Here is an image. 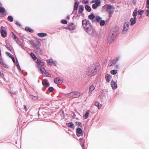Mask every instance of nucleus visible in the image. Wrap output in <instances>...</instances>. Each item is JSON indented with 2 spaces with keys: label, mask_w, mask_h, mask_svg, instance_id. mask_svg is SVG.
<instances>
[{
  "label": "nucleus",
  "mask_w": 149,
  "mask_h": 149,
  "mask_svg": "<svg viewBox=\"0 0 149 149\" xmlns=\"http://www.w3.org/2000/svg\"><path fill=\"white\" fill-rule=\"evenodd\" d=\"M146 7L148 8H149V0L146 1Z\"/></svg>",
  "instance_id": "obj_46"
},
{
  "label": "nucleus",
  "mask_w": 149,
  "mask_h": 149,
  "mask_svg": "<svg viewBox=\"0 0 149 149\" xmlns=\"http://www.w3.org/2000/svg\"><path fill=\"white\" fill-rule=\"evenodd\" d=\"M2 66H3L4 67L6 68H8V65L7 64L5 63L3 61L0 64Z\"/></svg>",
  "instance_id": "obj_27"
},
{
  "label": "nucleus",
  "mask_w": 149,
  "mask_h": 149,
  "mask_svg": "<svg viewBox=\"0 0 149 149\" xmlns=\"http://www.w3.org/2000/svg\"><path fill=\"white\" fill-rule=\"evenodd\" d=\"M25 29L26 31H29L31 33L33 32V30L28 27H26Z\"/></svg>",
  "instance_id": "obj_36"
},
{
  "label": "nucleus",
  "mask_w": 149,
  "mask_h": 149,
  "mask_svg": "<svg viewBox=\"0 0 149 149\" xmlns=\"http://www.w3.org/2000/svg\"><path fill=\"white\" fill-rule=\"evenodd\" d=\"M105 77L107 81L109 82L110 81L111 77L110 75L107 74L106 75Z\"/></svg>",
  "instance_id": "obj_33"
},
{
  "label": "nucleus",
  "mask_w": 149,
  "mask_h": 149,
  "mask_svg": "<svg viewBox=\"0 0 149 149\" xmlns=\"http://www.w3.org/2000/svg\"><path fill=\"white\" fill-rule=\"evenodd\" d=\"M80 123L79 122H76V125H79Z\"/></svg>",
  "instance_id": "obj_53"
},
{
  "label": "nucleus",
  "mask_w": 149,
  "mask_h": 149,
  "mask_svg": "<svg viewBox=\"0 0 149 149\" xmlns=\"http://www.w3.org/2000/svg\"><path fill=\"white\" fill-rule=\"evenodd\" d=\"M30 55L31 56L34 60H36L37 57L33 53H30Z\"/></svg>",
  "instance_id": "obj_32"
},
{
  "label": "nucleus",
  "mask_w": 149,
  "mask_h": 149,
  "mask_svg": "<svg viewBox=\"0 0 149 149\" xmlns=\"http://www.w3.org/2000/svg\"><path fill=\"white\" fill-rule=\"evenodd\" d=\"M111 85L113 89H115L117 87V85L115 82L112 81L111 82Z\"/></svg>",
  "instance_id": "obj_20"
},
{
  "label": "nucleus",
  "mask_w": 149,
  "mask_h": 149,
  "mask_svg": "<svg viewBox=\"0 0 149 149\" xmlns=\"http://www.w3.org/2000/svg\"><path fill=\"white\" fill-rule=\"evenodd\" d=\"M68 29L71 30H74L75 29L74 25L73 23H71L68 25Z\"/></svg>",
  "instance_id": "obj_18"
},
{
  "label": "nucleus",
  "mask_w": 149,
  "mask_h": 149,
  "mask_svg": "<svg viewBox=\"0 0 149 149\" xmlns=\"http://www.w3.org/2000/svg\"><path fill=\"white\" fill-rule=\"evenodd\" d=\"M84 146V144H83V146Z\"/></svg>",
  "instance_id": "obj_63"
},
{
  "label": "nucleus",
  "mask_w": 149,
  "mask_h": 149,
  "mask_svg": "<svg viewBox=\"0 0 149 149\" xmlns=\"http://www.w3.org/2000/svg\"><path fill=\"white\" fill-rule=\"evenodd\" d=\"M12 33H13V35L14 36L13 38L15 40H18V39L17 38V36L14 34V33L13 32H12Z\"/></svg>",
  "instance_id": "obj_48"
},
{
  "label": "nucleus",
  "mask_w": 149,
  "mask_h": 149,
  "mask_svg": "<svg viewBox=\"0 0 149 149\" xmlns=\"http://www.w3.org/2000/svg\"><path fill=\"white\" fill-rule=\"evenodd\" d=\"M84 10V7L82 5H80L79 8V12L80 13H82Z\"/></svg>",
  "instance_id": "obj_22"
},
{
  "label": "nucleus",
  "mask_w": 149,
  "mask_h": 149,
  "mask_svg": "<svg viewBox=\"0 0 149 149\" xmlns=\"http://www.w3.org/2000/svg\"><path fill=\"white\" fill-rule=\"evenodd\" d=\"M105 24V21L103 20V26Z\"/></svg>",
  "instance_id": "obj_59"
},
{
  "label": "nucleus",
  "mask_w": 149,
  "mask_h": 149,
  "mask_svg": "<svg viewBox=\"0 0 149 149\" xmlns=\"http://www.w3.org/2000/svg\"><path fill=\"white\" fill-rule=\"evenodd\" d=\"M129 23L125 22L124 25L123 30L127 31L129 28Z\"/></svg>",
  "instance_id": "obj_19"
},
{
  "label": "nucleus",
  "mask_w": 149,
  "mask_h": 149,
  "mask_svg": "<svg viewBox=\"0 0 149 149\" xmlns=\"http://www.w3.org/2000/svg\"><path fill=\"white\" fill-rule=\"evenodd\" d=\"M95 87L93 85H91L89 88V93H91V92L93 91L95 89Z\"/></svg>",
  "instance_id": "obj_31"
},
{
  "label": "nucleus",
  "mask_w": 149,
  "mask_h": 149,
  "mask_svg": "<svg viewBox=\"0 0 149 149\" xmlns=\"http://www.w3.org/2000/svg\"><path fill=\"white\" fill-rule=\"evenodd\" d=\"M7 53L8 56H9L10 57H11V56H12V55L10 54V53L8 52H7Z\"/></svg>",
  "instance_id": "obj_51"
},
{
  "label": "nucleus",
  "mask_w": 149,
  "mask_h": 149,
  "mask_svg": "<svg viewBox=\"0 0 149 149\" xmlns=\"http://www.w3.org/2000/svg\"><path fill=\"white\" fill-rule=\"evenodd\" d=\"M36 62L37 64L38 65L39 68H41L40 67H42L44 65V63L41 62L39 59H38Z\"/></svg>",
  "instance_id": "obj_13"
},
{
  "label": "nucleus",
  "mask_w": 149,
  "mask_h": 149,
  "mask_svg": "<svg viewBox=\"0 0 149 149\" xmlns=\"http://www.w3.org/2000/svg\"><path fill=\"white\" fill-rule=\"evenodd\" d=\"M54 88L52 87H49L48 88V90L50 92H52L53 91Z\"/></svg>",
  "instance_id": "obj_45"
},
{
  "label": "nucleus",
  "mask_w": 149,
  "mask_h": 149,
  "mask_svg": "<svg viewBox=\"0 0 149 149\" xmlns=\"http://www.w3.org/2000/svg\"><path fill=\"white\" fill-rule=\"evenodd\" d=\"M114 0H108V1L109 2H112Z\"/></svg>",
  "instance_id": "obj_57"
},
{
  "label": "nucleus",
  "mask_w": 149,
  "mask_h": 149,
  "mask_svg": "<svg viewBox=\"0 0 149 149\" xmlns=\"http://www.w3.org/2000/svg\"><path fill=\"white\" fill-rule=\"evenodd\" d=\"M2 66H3L4 67L6 68H8V65L7 64L5 63L3 61L0 64Z\"/></svg>",
  "instance_id": "obj_28"
},
{
  "label": "nucleus",
  "mask_w": 149,
  "mask_h": 149,
  "mask_svg": "<svg viewBox=\"0 0 149 149\" xmlns=\"http://www.w3.org/2000/svg\"><path fill=\"white\" fill-rule=\"evenodd\" d=\"M88 0H83L82 3H88Z\"/></svg>",
  "instance_id": "obj_49"
},
{
  "label": "nucleus",
  "mask_w": 149,
  "mask_h": 149,
  "mask_svg": "<svg viewBox=\"0 0 149 149\" xmlns=\"http://www.w3.org/2000/svg\"><path fill=\"white\" fill-rule=\"evenodd\" d=\"M86 74L88 76L93 75V72H92L90 66L86 69Z\"/></svg>",
  "instance_id": "obj_9"
},
{
  "label": "nucleus",
  "mask_w": 149,
  "mask_h": 149,
  "mask_svg": "<svg viewBox=\"0 0 149 149\" xmlns=\"http://www.w3.org/2000/svg\"><path fill=\"white\" fill-rule=\"evenodd\" d=\"M91 3H95L92 5V7L94 9H95L100 5L101 1L100 0H92Z\"/></svg>",
  "instance_id": "obj_4"
},
{
  "label": "nucleus",
  "mask_w": 149,
  "mask_h": 149,
  "mask_svg": "<svg viewBox=\"0 0 149 149\" xmlns=\"http://www.w3.org/2000/svg\"><path fill=\"white\" fill-rule=\"evenodd\" d=\"M144 11V10H139L138 11V14L139 15H141L142 16V15Z\"/></svg>",
  "instance_id": "obj_41"
},
{
  "label": "nucleus",
  "mask_w": 149,
  "mask_h": 149,
  "mask_svg": "<svg viewBox=\"0 0 149 149\" xmlns=\"http://www.w3.org/2000/svg\"><path fill=\"white\" fill-rule=\"evenodd\" d=\"M1 34L3 38L6 37L7 36V32L6 31L3 30V27L2 26L1 27Z\"/></svg>",
  "instance_id": "obj_10"
},
{
  "label": "nucleus",
  "mask_w": 149,
  "mask_h": 149,
  "mask_svg": "<svg viewBox=\"0 0 149 149\" xmlns=\"http://www.w3.org/2000/svg\"><path fill=\"white\" fill-rule=\"evenodd\" d=\"M117 72V70H112L111 71V73L113 74H115Z\"/></svg>",
  "instance_id": "obj_40"
},
{
  "label": "nucleus",
  "mask_w": 149,
  "mask_h": 149,
  "mask_svg": "<svg viewBox=\"0 0 149 149\" xmlns=\"http://www.w3.org/2000/svg\"><path fill=\"white\" fill-rule=\"evenodd\" d=\"M0 13H1L2 15L5 16L6 15L7 12L5 8L2 6L0 7Z\"/></svg>",
  "instance_id": "obj_12"
},
{
  "label": "nucleus",
  "mask_w": 149,
  "mask_h": 149,
  "mask_svg": "<svg viewBox=\"0 0 149 149\" xmlns=\"http://www.w3.org/2000/svg\"><path fill=\"white\" fill-rule=\"evenodd\" d=\"M30 98L32 100H36L38 99V97L36 96H33L32 95H30L29 96Z\"/></svg>",
  "instance_id": "obj_26"
},
{
  "label": "nucleus",
  "mask_w": 149,
  "mask_h": 149,
  "mask_svg": "<svg viewBox=\"0 0 149 149\" xmlns=\"http://www.w3.org/2000/svg\"><path fill=\"white\" fill-rule=\"evenodd\" d=\"M119 59V58L118 57V58H116V61H118V60Z\"/></svg>",
  "instance_id": "obj_60"
},
{
  "label": "nucleus",
  "mask_w": 149,
  "mask_h": 149,
  "mask_svg": "<svg viewBox=\"0 0 149 149\" xmlns=\"http://www.w3.org/2000/svg\"><path fill=\"white\" fill-rule=\"evenodd\" d=\"M82 26L85 31L90 35L93 34V31L90 22L86 19H83L82 21Z\"/></svg>",
  "instance_id": "obj_1"
},
{
  "label": "nucleus",
  "mask_w": 149,
  "mask_h": 149,
  "mask_svg": "<svg viewBox=\"0 0 149 149\" xmlns=\"http://www.w3.org/2000/svg\"><path fill=\"white\" fill-rule=\"evenodd\" d=\"M85 8L88 12H90L91 10V7L88 5H86L85 7Z\"/></svg>",
  "instance_id": "obj_24"
},
{
  "label": "nucleus",
  "mask_w": 149,
  "mask_h": 149,
  "mask_svg": "<svg viewBox=\"0 0 149 149\" xmlns=\"http://www.w3.org/2000/svg\"><path fill=\"white\" fill-rule=\"evenodd\" d=\"M39 69L43 74H45L47 76L49 77H51V75L48 72H47L44 68H40Z\"/></svg>",
  "instance_id": "obj_8"
},
{
  "label": "nucleus",
  "mask_w": 149,
  "mask_h": 149,
  "mask_svg": "<svg viewBox=\"0 0 149 149\" xmlns=\"http://www.w3.org/2000/svg\"><path fill=\"white\" fill-rule=\"evenodd\" d=\"M116 36H113V34L110 33L108 37V41L109 43H112L115 40Z\"/></svg>",
  "instance_id": "obj_5"
},
{
  "label": "nucleus",
  "mask_w": 149,
  "mask_h": 149,
  "mask_svg": "<svg viewBox=\"0 0 149 149\" xmlns=\"http://www.w3.org/2000/svg\"><path fill=\"white\" fill-rule=\"evenodd\" d=\"M104 0V1H106V0Z\"/></svg>",
  "instance_id": "obj_64"
},
{
  "label": "nucleus",
  "mask_w": 149,
  "mask_h": 149,
  "mask_svg": "<svg viewBox=\"0 0 149 149\" xmlns=\"http://www.w3.org/2000/svg\"><path fill=\"white\" fill-rule=\"evenodd\" d=\"M17 66H18V68L19 69V70H21V69H20V66H19V63H18V64H17Z\"/></svg>",
  "instance_id": "obj_55"
},
{
  "label": "nucleus",
  "mask_w": 149,
  "mask_h": 149,
  "mask_svg": "<svg viewBox=\"0 0 149 149\" xmlns=\"http://www.w3.org/2000/svg\"><path fill=\"white\" fill-rule=\"evenodd\" d=\"M16 41H17V43L18 44H19V45H21V41H20L19 40H16Z\"/></svg>",
  "instance_id": "obj_50"
},
{
  "label": "nucleus",
  "mask_w": 149,
  "mask_h": 149,
  "mask_svg": "<svg viewBox=\"0 0 149 149\" xmlns=\"http://www.w3.org/2000/svg\"><path fill=\"white\" fill-rule=\"evenodd\" d=\"M119 28L118 26H115L111 30L110 33L112 34H113V36H117V32L119 31Z\"/></svg>",
  "instance_id": "obj_6"
},
{
  "label": "nucleus",
  "mask_w": 149,
  "mask_h": 149,
  "mask_svg": "<svg viewBox=\"0 0 149 149\" xmlns=\"http://www.w3.org/2000/svg\"><path fill=\"white\" fill-rule=\"evenodd\" d=\"M137 15V11L136 10H135L134 11L133 13V15L134 17H136V16Z\"/></svg>",
  "instance_id": "obj_42"
},
{
  "label": "nucleus",
  "mask_w": 149,
  "mask_h": 149,
  "mask_svg": "<svg viewBox=\"0 0 149 149\" xmlns=\"http://www.w3.org/2000/svg\"><path fill=\"white\" fill-rule=\"evenodd\" d=\"M7 19L10 22H12L13 20V17L11 16H8V17Z\"/></svg>",
  "instance_id": "obj_39"
},
{
  "label": "nucleus",
  "mask_w": 149,
  "mask_h": 149,
  "mask_svg": "<svg viewBox=\"0 0 149 149\" xmlns=\"http://www.w3.org/2000/svg\"><path fill=\"white\" fill-rule=\"evenodd\" d=\"M95 16L93 14H91L88 16V18L91 20L95 19Z\"/></svg>",
  "instance_id": "obj_30"
},
{
  "label": "nucleus",
  "mask_w": 149,
  "mask_h": 149,
  "mask_svg": "<svg viewBox=\"0 0 149 149\" xmlns=\"http://www.w3.org/2000/svg\"><path fill=\"white\" fill-rule=\"evenodd\" d=\"M38 35L40 37H43L47 36V34L43 33H38Z\"/></svg>",
  "instance_id": "obj_23"
},
{
  "label": "nucleus",
  "mask_w": 149,
  "mask_h": 149,
  "mask_svg": "<svg viewBox=\"0 0 149 149\" xmlns=\"http://www.w3.org/2000/svg\"><path fill=\"white\" fill-rule=\"evenodd\" d=\"M42 84L43 85L46 87H48L49 86V83L46 80H43L42 81Z\"/></svg>",
  "instance_id": "obj_15"
},
{
  "label": "nucleus",
  "mask_w": 149,
  "mask_h": 149,
  "mask_svg": "<svg viewBox=\"0 0 149 149\" xmlns=\"http://www.w3.org/2000/svg\"><path fill=\"white\" fill-rule=\"evenodd\" d=\"M89 115V111L88 110L85 113V114L83 116L86 119L88 117Z\"/></svg>",
  "instance_id": "obj_34"
},
{
  "label": "nucleus",
  "mask_w": 149,
  "mask_h": 149,
  "mask_svg": "<svg viewBox=\"0 0 149 149\" xmlns=\"http://www.w3.org/2000/svg\"><path fill=\"white\" fill-rule=\"evenodd\" d=\"M77 132L79 134H81L82 133V130L81 128H78L77 129Z\"/></svg>",
  "instance_id": "obj_38"
},
{
  "label": "nucleus",
  "mask_w": 149,
  "mask_h": 149,
  "mask_svg": "<svg viewBox=\"0 0 149 149\" xmlns=\"http://www.w3.org/2000/svg\"><path fill=\"white\" fill-rule=\"evenodd\" d=\"M12 60H13V62H15V58H14L13 57L12 58Z\"/></svg>",
  "instance_id": "obj_54"
},
{
  "label": "nucleus",
  "mask_w": 149,
  "mask_h": 149,
  "mask_svg": "<svg viewBox=\"0 0 149 149\" xmlns=\"http://www.w3.org/2000/svg\"><path fill=\"white\" fill-rule=\"evenodd\" d=\"M16 24L19 26H20V23L18 22H16Z\"/></svg>",
  "instance_id": "obj_52"
},
{
  "label": "nucleus",
  "mask_w": 149,
  "mask_h": 149,
  "mask_svg": "<svg viewBox=\"0 0 149 149\" xmlns=\"http://www.w3.org/2000/svg\"><path fill=\"white\" fill-rule=\"evenodd\" d=\"M136 17H134L133 18H132L130 19V21L131 25H133L136 23Z\"/></svg>",
  "instance_id": "obj_21"
},
{
  "label": "nucleus",
  "mask_w": 149,
  "mask_h": 149,
  "mask_svg": "<svg viewBox=\"0 0 149 149\" xmlns=\"http://www.w3.org/2000/svg\"><path fill=\"white\" fill-rule=\"evenodd\" d=\"M93 75L96 74L99 71L100 68V67L99 64L95 63L91 64L90 66Z\"/></svg>",
  "instance_id": "obj_2"
},
{
  "label": "nucleus",
  "mask_w": 149,
  "mask_h": 149,
  "mask_svg": "<svg viewBox=\"0 0 149 149\" xmlns=\"http://www.w3.org/2000/svg\"><path fill=\"white\" fill-rule=\"evenodd\" d=\"M54 82L56 84H60L62 82V80L60 79L57 78L54 79Z\"/></svg>",
  "instance_id": "obj_16"
},
{
  "label": "nucleus",
  "mask_w": 149,
  "mask_h": 149,
  "mask_svg": "<svg viewBox=\"0 0 149 149\" xmlns=\"http://www.w3.org/2000/svg\"><path fill=\"white\" fill-rule=\"evenodd\" d=\"M1 75V73L0 72V76Z\"/></svg>",
  "instance_id": "obj_61"
},
{
  "label": "nucleus",
  "mask_w": 149,
  "mask_h": 149,
  "mask_svg": "<svg viewBox=\"0 0 149 149\" xmlns=\"http://www.w3.org/2000/svg\"><path fill=\"white\" fill-rule=\"evenodd\" d=\"M70 97L73 98H75L79 97L80 94L78 92H71L69 94Z\"/></svg>",
  "instance_id": "obj_7"
},
{
  "label": "nucleus",
  "mask_w": 149,
  "mask_h": 149,
  "mask_svg": "<svg viewBox=\"0 0 149 149\" xmlns=\"http://www.w3.org/2000/svg\"><path fill=\"white\" fill-rule=\"evenodd\" d=\"M99 98L100 100H102V93H100V94L98 97Z\"/></svg>",
  "instance_id": "obj_44"
},
{
  "label": "nucleus",
  "mask_w": 149,
  "mask_h": 149,
  "mask_svg": "<svg viewBox=\"0 0 149 149\" xmlns=\"http://www.w3.org/2000/svg\"><path fill=\"white\" fill-rule=\"evenodd\" d=\"M61 22L62 24H66L67 23V21L65 20H62L61 21Z\"/></svg>",
  "instance_id": "obj_43"
},
{
  "label": "nucleus",
  "mask_w": 149,
  "mask_h": 149,
  "mask_svg": "<svg viewBox=\"0 0 149 149\" xmlns=\"http://www.w3.org/2000/svg\"><path fill=\"white\" fill-rule=\"evenodd\" d=\"M24 108L25 110H26L27 109V108L26 106V105L24 106Z\"/></svg>",
  "instance_id": "obj_56"
},
{
  "label": "nucleus",
  "mask_w": 149,
  "mask_h": 149,
  "mask_svg": "<svg viewBox=\"0 0 149 149\" xmlns=\"http://www.w3.org/2000/svg\"><path fill=\"white\" fill-rule=\"evenodd\" d=\"M67 126L69 127L74 128V125L72 122H70L67 124Z\"/></svg>",
  "instance_id": "obj_29"
},
{
  "label": "nucleus",
  "mask_w": 149,
  "mask_h": 149,
  "mask_svg": "<svg viewBox=\"0 0 149 149\" xmlns=\"http://www.w3.org/2000/svg\"><path fill=\"white\" fill-rule=\"evenodd\" d=\"M6 47L8 49L10 48L9 47V46H8V45H6Z\"/></svg>",
  "instance_id": "obj_58"
},
{
  "label": "nucleus",
  "mask_w": 149,
  "mask_h": 149,
  "mask_svg": "<svg viewBox=\"0 0 149 149\" xmlns=\"http://www.w3.org/2000/svg\"><path fill=\"white\" fill-rule=\"evenodd\" d=\"M95 105L96 107H97L98 109H100V108L102 106L101 104H100L99 102H95Z\"/></svg>",
  "instance_id": "obj_35"
},
{
  "label": "nucleus",
  "mask_w": 149,
  "mask_h": 149,
  "mask_svg": "<svg viewBox=\"0 0 149 149\" xmlns=\"http://www.w3.org/2000/svg\"><path fill=\"white\" fill-rule=\"evenodd\" d=\"M78 6L79 4L77 2H76L74 3V10H77Z\"/></svg>",
  "instance_id": "obj_25"
},
{
  "label": "nucleus",
  "mask_w": 149,
  "mask_h": 149,
  "mask_svg": "<svg viewBox=\"0 0 149 149\" xmlns=\"http://www.w3.org/2000/svg\"><path fill=\"white\" fill-rule=\"evenodd\" d=\"M69 16H68V17H68V19H69Z\"/></svg>",
  "instance_id": "obj_62"
},
{
  "label": "nucleus",
  "mask_w": 149,
  "mask_h": 149,
  "mask_svg": "<svg viewBox=\"0 0 149 149\" xmlns=\"http://www.w3.org/2000/svg\"><path fill=\"white\" fill-rule=\"evenodd\" d=\"M145 13L146 14V16L149 17V10L148 9L146 10Z\"/></svg>",
  "instance_id": "obj_47"
},
{
  "label": "nucleus",
  "mask_w": 149,
  "mask_h": 149,
  "mask_svg": "<svg viewBox=\"0 0 149 149\" xmlns=\"http://www.w3.org/2000/svg\"><path fill=\"white\" fill-rule=\"evenodd\" d=\"M109 66H111L113 65L114 63H115V61L114 60H110L109 61Z\"/></svg>",
  "instance_id": "obj_37"
},
{
  "label": "nucleus",
  "mask_w": 149,
  "mask_h": 149,
  "mask_svg": "<svg viewBox=\"0 0 149 149\" xmlns=\"http://www.w3.org/2000/svg\"><path fill=\"white\" fill-rule=\"evenodd\" d=\"M47 63L50 65L53 64L54 66H55L56 63V61H53L52 59H50L48 60H47Z\"/></svg>",
  "instance_id": "obj_14"
},
{
  "label": "nucleus",
  "mask_w": 149,
  "mask_h": 149,
  "mask_svg": "<svg viewBox=\"0 0 149 149\" xmlns=\"http://www.w3.org/2000/svg\"><path fill=\"white\" fill-rule=\"evenodd\" d=\"M102 17H100L99 16H95V20L97 22H100V24L101 26H102Z\"/></svg>",
  "instance_id": "obj_11"
},
{
  "label": "nucleus",
  "mask_w": 149,
  "mask_h": 149,
  "mask_svg": "<svg viewBox=\"0 0 149 149\" xmlns=\"http://www.w3.org/2000/svg\"><path fill=\"white\" fill-rule=\"evenodd\" d=\"M103 7L107 12H109L110 17H111V15L113 13V10H112L113 9H114L113 6L110 5H106L103 6Z\"/></svg>",
  "instance_id": "obj_3"
},
{
  "label": "nucleus",
  "mask_w": 149,
  "mask_h": 149,
  "mask_svg": "<svg viewBox=\"0 0 149 149\" xmlns=\"http://www.w3.org/2000/svg\"><path fill=\"white\" fill-rule=\"evenodd\" d=\"M35 51L37 54H40L41 52V50L40 48V46L36 45L35 46Z\"/></svg>",
  "instance_id": "obj_17"
}]
</instances>
